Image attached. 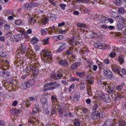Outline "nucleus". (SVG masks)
<instances>
[{
	"mask_svg": "<svg viewBox=\"0 0 126 126\" xmlns=\"http://www.w3.org/2000/svg\"><path fill=\"white\" fill-rule=\"evenodd\" d=\"M59 6L61 7L62 10H65V7H66V4L64 3H60Z\"/></svg>",
	"mask_w": 126,
	"mask_h": 126,
	"instance_id": "nucleus-38",
	"label": "nucleus"
},
{
	"mask_svg": "<svg viewBox=\"0 0 126 126\" xmlns=\"http://www.w3.org/2000/svg\"><path fill=\"white\" fill-rule=\"evenodd\" d=\"M44 45H48L49 44V37H45L43 39Z\"/></svg>",
	"mask_w": 126,
	"mask_h": 126,
	"instance_id": "nucleus-44",
	"label": "nucleus"
},
{
	"mask_svg": "<svg viewBox=\"0 0 126 126\" xmlns=\"http://www.w3.org/2000/svg\"><path fill=\"white\" fill-rule=\"evenodd\" d=\"M3 26L4 31L8 32L10 30V26L8 24H5Z\"/></svg>",
	"mask_w": 126,
	"mask_h": 126,
	"instance_id": "nucleus-32",
	"label": "nucleus"
},
{
	"mask_svg": "<svg viewBox=\"0 0 126 126\" xmlns=\"http://www.w3.org/2000/svg\"><path fill=\"white\" fill-rule=\"evenodd\" d=\"M74 36H73L71 39L69 40V44L71 45V46H75L77 43L78 44V45H80V42L79 41H75L74 40Z\"/></svg>",
	"mask_w": 126,
	"mask_h": 126,
	"instance_id": "nucleus-18",
	"label": "nucleus"
},
{
	"mask_svg": "<svg viewBox=\"0 0 126 126\" xmlns=\"http://www.w3.org/2000/svg\"><path fill=\"white\" fill-rule=\"evenodd\" d=\"M104 124L107 126H114V124H113V120L111 119H107Z\"/></svg>",
	"mask_w": 126,
	"mask_h": 126,
	"instance_id": "nucleus-25",
	"label": "nucleus"
},
{
	"mask_svg": "<svg viewBox=\"0 0 126 126\" xmlns=\"http://www.w3.org/2000/svg\"><path fill=\"white\" fill-rule=\"evenodd\" d=\"M64 25H65V23L63 22L58 24V27H63V26H64Z\"/></svg>",
	"mask_w": 126,
	"mask_h": 126,
	"instance_id": "nucleus-56",
	"label": "nucleus"
},
{
	"mask_svg": "<svg viewBox=\"0 0 126 126\" xmlns=\"http://www.w3.org/2000/svg\"><path fill=\"white\" fill-rule=\"evenodd\" d=\"M76 75H77V76H79V77H83V76H84V75H85V74L84 73V72H77L76 73Z\"/></svg>",
	"mask_w": 126,
	"mask_h": 126,
	"instance_id": "nucleus-39",
	"label": "nucleus"
},
{
	"mask_svg": "<svg viewBox=\"0 0 126 126\" xmlns=\"http://www.w3.org/2000/svg\"><path fill=\"white\" fill-rule=\"evenodd\" d=\"M29 22H31V23H35L36 22V20L34 18H30L29 19Z\"/></svg>",
	"mask_w": 126,
	"mask_h": 126,
	"instance_id": "nucleus-52",
	"label": "nucleus"
},
{
	"mask_svg": "<svg viewBox=\"0 0 126 126\" xmlns=\"http://www.w3.org/2000/svg\"><path fill=\"white\" fill-rule=\"evenodd\" d=\"M49 21V19L47 18H44L41 20V23L42 25H46L48 22Z\"/></svg>",
	"mask_w": 126,
	"mask_h": 126,
	"instance_id": "nucleus-34",
	"label": "nucleus"
},
{
	"mask_svg": "<svg viewBox=\"0 0 126 126\" xmlns=\"http://www.w3.org/2000/svg\"><path fill=\"white\" fill-rule=\"evenodd\" d=\"M34 84V80H30L28 82L23 83L21 86V89H27L30 88Z\"/></svg>",
	"mask_w": 126,
	"mask_h": 126,
	"instance_id": "nucleus-4",
	"label": "nucleus"
},
{
	"mask_svg": "<svg viewBox=\"0 0 126 126\" xmlns=\"http://www.w3.org/2000/svg\"><path fill=\"white\" fill-rule=\"evenodd\" d=\"M122 73H123V74H124V75H126V69L125 68H122Z\"/></svg>",
	"mask_w": 126,
	"mask_h": 126,
	"instance_id": "nucleus-64",
	"label": "nucleus"
},
{
	"mask_svg": "<svg viewBox=\"0 0 126 126\" xmlns=\"http://www.w3.org/2000/svg\"><path fill=\"white\" fill-rule=\"evenodd\" d=\"M74 89V84H72L69 88L68 90L69 92H71V89Z\"/></svg>",
	"mask_w": 126,
	"mask_h": 126,
	"instance_id": "nucleus-57",
	"label": "nucleus"
},
{
	"mask_svg": "<svg viewBox=\"0 0 126 126\" xmlns=\"http://www.w3.org/2000/svg\"><path fill=\"white\" fill-rule=\"evenodd\" d=\"M122 2L123 0H115L114 1V4L118 6H121V5H122Z\"/></svg>",
	"mask_w": 126,
	"mask_h": 126,
	"instance_id": "nucleus-31",
	"label": "nucleus"
},
{
	"mask_svg": "<svg viewBox=\"0 0 126 126\" xmlns=\"http://www.w3.org/2000/svg\"><path fill=\"white\" fill-rule=\"evenodd\" d=\"M98 108H99V106H98L97 104L95 103L93 106V110H94V111H97Z\"/></svg>",
	"mask_w": 126,
	"mask_h": 126,
	"instance_id": "nucleus-49",
	"label": "nucleus"
},
{
	"mask_svg": "<svg viewBox=\"0 0 126 126\" xmlns=\"http://www.w3.org/2000/svg\"><path fill=\"white\" fill-rule=\"evenodd\" d=\"M94 47L96 49L110 50L111 49V46L105 43H96L94 44Z\"/></svg>",
	"mask_w": 126,
	"mask_h": 126,
	"instance_id": "nucleus-2",
	"label": "nucleus"
},
{
	"mask_svg": "<svg viewBox=\"0 0 126 126\" xmlns=\"http://www.w3.org/2000/svg\"><path fill=\"white\" fill-rule=\"evenodd\" d=\"M9 113L11 114V115H15V109H11L9 111Z\"/></svg>",
	"mask_w": 126,
	"mask_h": 126,
	"instance_id": "nucleus-59",
	"label": "nucleus"
},
{
	"mask_svg": "<svg viewBox=\"0 0 126 126\" xmlns=\"http://www.w3.org/2000/svg\"><path fill=\"white\" fill-rule=\"evenodd\" d=\"M118 125L119 126H126V122L123 120L119 121Z\"/></svg>",
	"mask_w": 126,
	"mask_h": 126,
	"instance_id": "nucleus-35",
	"label": "nucleus"
},
{
	"mask_svg": "<svg viewBox=\"0 0 126 126\" xmlns=\"http://www.w3.org/2000/svg\"><path fill=\"white\" fill-rule=\"evenodd\" d=\"M116 19L117 21H119L120 22L124 23V22H125V21H126V19H125V18H124L121 15L117 16Z\"/></svg>",
	"mask_w": 126,
	"mask_h": 126,
	"instance_id": "nucleus-27",
	"label": "nucleus"
},
{
	"mask_svg": "<svg viewBox=\"0 0 126 126\" xmlns=\"http://www.w3.org/2000/svg\"><path fill=\"white\" fill-rule=\"evenodd\" d=\"M99 85H102V86H105V89H107V92L109 94H112V93H114V90L113 89H110V88H109V86H108V84H107V83L101 82L100 81H99Z\"/></svg>",
	"mask_w": 126,
	"mask_h": 126,
	"instance_id": "nucleus-6",
	"label": "nucleus"
},
{
	"mask_svg": "<svg viewBox=\"0 0 126 126\" xmlns=\"http://www.w3.org/2000/svg\"><path fill=\"white\" fill-rule=\"evenodd\" d=\"M79 80H80L79 78H75L74 77H72L70 78V81L71 82H74V81H79Z\"/></svg>",
	"mask_w": 126,
	"mask_h": 126,
	"instance_id": "nucleus-41",
	"label": "nucleus"
},
{
	"mask_svg": "<svg viewBox=\"0 0 126 126\" xmlns=\"http://www.w3.org/2000/svg\"><path fill=\"white\" fill-rule=\"evenodd\" d=\"M104 63L105 64H109L110 63V61L108 59H106L104 60Z\"/></svg>",
	"mask_w": 126,
	"mask_h": 126,
	"instance_id": "nucleus-60",
	"label": "nucleus"
},
{
	"mask_svg": "<svg viewBox=\"0 0 126 126\" xmlns=\"http://www.w3.org/2000/svg\"><path fill=\"white\" fill-rule=\"evenodd\" d=\"M86 79L87 82H88L89 84H91V85H93L94 83V79L91 75H88L86 76Z\"/></svg>",
	"mask_w": 126,
	"mask_h": 126,
	"instance_id": "nucleus-11",
	"label": "nucleus"
},
{
	"mask_svg": "<svg viewBox=\"0 0 126 126\" xmlns=\"http://www.w3.org/2000/svg\"><path fill=\"white\" fill-rule=\"evenodd\" d=\"M34 49L35 51H36V52H38V51L40 50V46H39L38 44H35L34 46Z\"/></svg>",
	"mask_w": 126,
	"mask_h": 126,
	"instance_id": "nucleus-51",
	"label": "nucleus"
},
{
	"mask_svg": "<svg viewBox=\"0 0 126 126\" xmlns=\"http://www.w3.org/2000/svg\"><path fill=\"white\" fill-rule=\"evenodd\" d=\"M6 23V21L4 20H0V27H2L4 24Z\"/></svg>",
	"mask_w": 126,
	"mask_h": 126,
	"instance_id": "nucleus-45",
	"label": "nucleus"
},
{
	"mask_svg": "<svg viewBox=\"0 0 126 126\" xmlns=\"http://www.w3.org/2000/svg\"><path fill=\"white\" fill-rule=\"evenodd\" d=\"M63 75L61 73L52 74L51 75V78L54 79V80H59V79H61V77H63Z\"/></svg>",
	"mask_w": 126,
	"mask_h": 126,
	"instance_id": "nucleus-8",
	"label": "nucleus"
},
{
	"mask_svg": "<svg viewBox=\"0 0 126 126\" xmlns=\"http://www.w3.org/2000/svg\"><path fill=\"white\" fill-rule=\"evenodd\" d=\"M118 11L120 14H125V13H126V9L123 7H119Z\"/></svg>",
	"mask_w": 126,
	"mask_h": 126,
	"instance_id": "nucleus-28",
	"label": "nucleus"
},
{
	"mask_svg": "<svg viewBox=\"0 0 126 126\" xmlns=\"http://www.w3.org/2000/svg\"><path fill=\"white\" fill-rule=\"evenodd\" d=\"M98 99L100 100H103L105 103H111L112 99L110 98V96L106 94H101L98 96Z\"/></svg>",
	"mask_w": 126,
	"mask_h": 126,
	"instance_id": "nucleus-3",
	"label": "nucleus"
},
{
	"mask_svg": "<svg viewBox=\"0 0 126 126\" xmlns=\"http://www.w3.org/2000/svg\"><path fill=\"white\" fill-rule=\"evenodd\" d=\"M54 37H56L57 40H59V41H61V40L63 39V36L62 35H59L58 36L55 35Z\"/></svg>",
	"mask_w": 126,
	"mask_h": 126,
	"instance_id": "nucleus-42",
	"label": "nucleus"
},
{
	"mask_svg": "<svg viewBox=\"0 0 126 126\" xmlns=\"http://www.w3.org/2000/svg\"><path fill=\"white\" fill-rule=\"evenodd\" d=\"M24 8H32L33 7V3L32 2L26 3L23 6Z\"/></svg>",
	"mask_w": 126,
	"mask_h": 126,
	"instance_id": "nucleus-24",
	"label": "nucleus"
},
{
	"mask_svg": "<svg viewBox=\"0 0 126 126\" xmlns=\"http://www.w3.org/2000/svg\"><path fill=\"white\" fill-rule=\"evenodd\" d=\"M39 111V105H35V107L32 108V113L37 114Z\"/></svg>",
	"mask_w": 126,
	"mask_h": 126,
	"instance_id": "nucleus-29",
	"label": "nucleus"
},
{
	"mask_svg": "<svg viewBox=\"0 0 126 126\" xmlns=\"http://www.w3.org/2000/svg\"><path fill=\"white\" fill-rule=\"evenodd\" d=\"M104 72L108 78H112L113 77V73H112V71L110 69L108 68L105 69H104Z\"/></svg>",
	"mask_w": 126,
	"mask_h": 126,
	"instance_id": "nucleus-12",
	"label": "nucleus"
},
{
	"mask_svg": "<svg viewBox=\"0 0 126 126\" xmlns=\"http://www.w3.org/2000/svg\"><path fill=\"white\" fill-rule=\"evenodd\" d=\"M58 63L62 65V66H67L68 65V63L67 61L65 60H61L59 61Z\"/></svg>",
	"mask_w": 126,
	"mask_h": 126,
	"instance_id": "nucleus-17",
	"label": "nucleus"
},
{
	"mask_svg": "<svg viewBox=\"0 0 126 126\" xmlns=\"http://www.w3.org/2000/svg\"><path fill=\"white\" fill-rule=\"evenodd\" d=\"M77 26L80 28H82L86 27V25L84 23H79L77 24Z\"/></svg>",
	"mask_w": 126,
	"mask_h": 126,
	"instance_id": "nucleus-43",
	"label": "nucleus"
},
{
	"mask_svg": "<svg viewBox=\"0 0 126 126\" xmlns=\"http://www.w3.org/2000/svg\"><path fill=\"white\" fill-rule=\"evenodd\" d=\"M0 42H4L5 41V38L4 36H0Z\"/></svg>",
	"mask_w": 126,
	"mask_h": 126,
	"instance_id": "nucleus-63",
	"label": "nucleus"
},
{
	"mask_svg": "<svg viewBox=\"0 0 126 126\" xmlns=\"http://www.w3.org/2000/svg\"><path fill=\"white\" fill-rule=\"evenodd\" d=\"M117 28L118 30H122L124 28V23L120 22L118 23L117 25Z\"/></svg>",
	"mask_w": 126,
	"mask_h": 126,
	"instance_id": "nucleus-30",
	"label": "nucleus"
},
{
	"mask_svg": "<svg viewBox=\"0 0 126 126\" xmlns=\"http://www.w3.org/2000/svg\"><path fill=\"white\" fill-rule=\"evenodd\" d=\"M110 13L111 17H113V18H115V19H116L117 17H118V12L115 11H110Z\"/></svg>",
	"mask_w": 126,
	"mask_h": 126,
	"instance_id": "nucleus-33",
	"label": "nucleus"
},
{
	"mask_svg": "<svg viewBox=\"0 0 126 126\" xmlns=\"http://www.w3.org/2000/svg\"><path fill=\"white\" fill-rule=\"evenodd\" d=\"M40 102L42 104V106L43 108L47 109L48 108V100L45 97L42 98L40 99Z\"/></svg>",
	"mask_w": 126,
	"mask_h": 126,
	"instance_id": "nucleus-13",
	"label": "nucleus"
},
{
	"mask_svg": "<svg viewBox=\"0 0 126 126\" xmlns=\"http://www.w3.org/2000/svg\"><path fill=\"white\" fill-rule=\"evenodd\" d=\"M65 33H66V31L65 30L63 31L61 29L58 30V34H65Z\"/></svg>",
	"mask_w": 126,
	"mask_h": 126,
	"instance_id": "nucleus-50",
	"label": "nucleus"
},
{
	"mask_svg": "<svg viewBox=\"0 0 126 126\" xmlns=\"http://www.w3.org/2000/svg\"><path fill=\"white\" fill-rule=\"evenodd\" d=\"M19 49L21 53V54H25V52H26V46L23 43H21L20 46L19 47Z\"/></svg>",
	"mask_w": 126,
	"mask_h": 126,
	"instance_id": "nucleus-15",
	"label": "nucleus"
},
{
	"mask_svg": "<svg viewBox=\"0 0 126 126\" xmlns=\"http://www.w3.org/2000/svg\"><path fill=\"white\" fill-rule=\"evenodd\" d=\"M99 36H100L99 33L92 32V33L90 34V37L91 39H94L96 40L99 38Z\"/></svg>",
	"mask_w": 126,
	"mask_h": 126,
	"instance_id": "nucleus-19",
	"label": "nucleus"
},
{
	"mask_svg": "<svg viewBox=\"0 0 126 126\" xmlns=\"http://www.w3.org/2000/svg\"><path fill=\"white\" fill-rule=\"evenodd\" d=\"M15 24L17 26H19V25L22 24V21L20 20H16L15 21Z\"/></svg>",
	"mask_w": 126,
	"mask_h": 126,
	"instance_id": "nucleus-40",
	"label": "nucleus"
},
{
	"mask_svg": "<svg viewBox=\"0 0 126 126\" xmlns=\"http://www.w3.org/2000/svg\"><path fill=\"white\" fill-rule=\"evenodd\" d=\"M7 56V54H6V52L4 51H2L0 52V57L1 58H5Z\"/></svg>",
	"mask_w": 126,
	"mask_h": 126,
	"instance_id": "nucleus-36",
	"label": "nucleus"
},
{
	"mask_svg": "<svg viewBox=\"0 0 126 126\" xmlns=\"http://www.w3.org/2000/svg\"><path fill=\"white\" fill-rule=\"evenodd\" d=\"M39 41V39L36 36H34L31 39V43L32 45H34V44H36Z\"/></svg>",
	"mask_w": 126,
	"mask_h": 126,
	"instance_id": "nucleus-26",
	"label": "nucleus"
},
{
	"mask_svg": "<svg viewBox=\"0 0 126 126\" xmlns=\"http://www.w3.org/2000/svg\"><path fill=\"white\" fill-rule=\"evenodd\" d=\"M66 48V44L63 43H62V45L56 51V53H61L62 51H63V50H64Z\"/></svg>",
	"mask_w": 126,
	"mask_h": 126,
	"instance_id": "nucleus-20",
	"label": "nucleus"
},
{
	"mask_svg": "<svg viewBox=\"0 0 126 126\" xmlns=\"http://www.w3.org/2000/svg\"><path fill=\"white\" fill-rule=\"evenodd\" d=\"M43 53L45 58H48V59H50V60H52V57H53L52 53L49 52L48 50L46 49L43 50Z\"/></svg>",
	"mask_w": 126,
	"mask_h": 126,
	"instance_id": "nucleus-10",
	"label": "nucleus"
},
{
	"mask_svg": "<svg viewBox=\"0 0 126 126\" xmlns=\"http://www.w3.org/2000/svg\"><path fill=\"white\" fill-rule=\"evenodd\" d=\"M80 62H76L73 63L70 66L71 69H76L79 65H80Z\"/></svg>",
	"mask_w": 126,
	"mask_h": 126,
	"instance_id": "nucleus-22",
	"label": "nucleus"
},
{
	"mask_svg": "<svg viewBox=\"0 0 126 126\" xmlns=\"http://www.w3.org/2000/svg\"><path fill=\"white\" fill-rule=\"evenodd\" d=\"M15 59H16V61H17L18 62H19V61H21V60H20V55L19 54L15 56Z\"/></svg>",
	"mask_w": 126,
	"mask_h": 126,
	"instance_id": "nucleus-58",
	"label": "nucleus"
},
{
	"mask_svg": "<svg viewBox=\"0 0 126 126\" xmlns=\"http://www.w3.org/2000/svg\"><path fill=\"white\" fill-rule=\"evenodd\" d=\"M17 104H18V102L16 100H14L12 103V105L14 107H16V106H17Z\"/></svg>",
	"mask_w": 126,
	"mask_h": 126,
	"instance_id": "nucleus-61",
	"label": "nucleus"
},
{
	"mask_svg": "<svg viewBox=\"0 0 126 126\" xmlns=\"http://www.w3.org/2000/svg\"><path fill=\"white\" fill-rule=\"evenodd\" d=\"M74 125L75 126H80V121L78 119H75L74 122Z\"/></svg>",
	"mask_w": 126,
	"mask_h": 126,
	"instance_id": "nucleus-37",
	"label": "nucleus"
},
{
	"mask_svg": "<svg viewBox=\"0 0 126 126\" xmlns=\"http://www.w3.org/2000/svg\"><path fill=\"white\" fill-rule=\"evenodd\" d=\"M30 69L32 70V73L34 74H38V70L36 67L33 66V65H31L29 67H27L25 69V72H27V73H29L30 72Z\"/></svg>",
	"mask_w": 126,
	"mask_h": 126,
	"instance_id": "nucleus-5",
	"label": "nucleus"
},
{
	"mask_svg": "<svg viewBox=\"0 0 126 126\" xmlns=\"http://www.w3.org/2000/svg\"><path fill=\"white\" fill-rule=\"evenodd\" d=\"M0 75L2 77H4V78H6L8 76H9V72L7 71V70H3L0 72Z\"/></svg>",
	"mask_w": 126,
	"mask_h": 126,
	"instance_id": "nucleus-16",
	"label": "nucleus"
},
{
	"mask_svg": "<svg viewBox=\"0 0 126 126\" xmlns=\"http://www.w3.org/2000/svg\"><path fill=\"white\" fill-rule=\"evenodd\" d=\"M85 61L86 63H88L89 68H92V66L94 65V62H93L92 61H91V60L89 59H85Z\"/></svg>",
	"mask_w": 126,
	"mask_h": 126,
	"instance_id": "nucleus-21",
	"label": "nucleus"
},
{
	"mask_svg": "<svg viewBox=\"0 0 126 126\" xmlns=\"http://www.w3.org/2000/svg\"><path fill=\"white\" fill-rule=\"evenodd\" d=\"M115 56H116V52L115 51H112L110 53V58H115Z\"/></svg>",
	"mask_w": 126,
	"mask_h": 126,
	"instance_id": "nucleus-54",
	"label": "nucleus"
},
{
	"mask_svg": "<svg viewBox=\"0 0 126 126\" xmlns=\"http://www.w3.org/2000/svg\"><path fill=\"white\" fill-rule=\"evenodd\" d=\"M118 62L121 63H124L125 60H124V59L121 56H119L118 57Z\"/></svg>",
	"mask_w": 126,
	"mask_h": 126,
	"instance_id": "nucleus-47",
	"label": "nucleus"
},
{
	"mask_svg": "<svg viewBox=\"0 0 126 126\" xmlns=\"http://www.w3.org/2000/svg\"><path fill=\"white\" fill-rule=\"evenodd\" d=\"M116 90H118V91H121L122 89H123V85H118L116 87Z\"/></svg>",
	"mask_w": 126,
	"mask_h": 126,
	"instance_id": "nucleus-46",
	"label": "nucleus"
},
{
	"mask_svg": "<svg viewBox=\"0 0 126 126\" xmlns=\"http://www.w3.org/2000/svg\"><path fill=\"white\" fill-rule=\"evenodd\" d=\"M65 55H66V56H69V55H72V51H71L70 50H67L65 52Z\"/></svg>",
	"mask_w": 126,
	"mask_h": 126,
	"instance_id": "nucleus-55",
	"label": "nucleus"
},
{
	"mask_svg": "<svg viewBox=\"0 0 126 126\" xmlns=\"http://www.w3.org/2000/svg\"><path fill=\"white\" fill-rule=\"evenodd\" d=\"M97 68H98V66L96 65H94L93 66V70H94V71H96Z\"/></svg>",
	"mask_w": 126,
	"mask_h": 126,
	"instance_id": "nucleus-62",
	"label": "nucleus"
},
{
	"mask_svg": "<svg viewBox=\"0 0 126 126\" xmlns=\"http://www.w3.org/2000/svg\"><path fill=\"white\" fill-rule=\"evenodd\" d=\"M112 69L114 72H116V73H120V71L119 70V68L117 67H113Z\"/></svg>",
	"mask_w": 126,
	"mask_h": 126,
	"instance_id": "nucleus-48",
	"label": "nucleus"
},
{
	"mask_svg": "<svg viewBox=\"0 0 126 126\" xmlns=\"http://www.w3.org/2000/svg\"><path fill=\"white\" fill-rule=\"evenodd\" d=\"M57 109L59 113V117L60 118H62L63 117V108H62V106H58Z\"/></svg>",
	"mask_w": 126,
	"mask_h": 126,
	"instance_id": "nucleus-23",
	"label": "nucleus"
},
{
	"mask_svg": "<svg viewBox=\"0 0 126 126\" xmlns=\"http://www.w3.org/2000/svg\"><path fill=\"white\" fill-rule=\"evenodd\" d=\"M42 35H45L46 33H47V31L45 29H42L40 31Z\"/></svg>",
	"mask_w": 126,
	"mask_h": 126,
	"instance_id": "nucleus-53",
	"label": "nucleus"
},
{
	"mask_svg": "<svg viewBox=\"0 0 126 126\" xmlns=\"http://www.w3.org/2000/svg\"><path fill=\"white\" fill-rule=\"evenodd\" d=\"M79 99H80V94L78 92L75 93L73 97V101L74 103H77L79 101Z\"/></svg>",
	"mask_w": 126,
	"mask_h": 126,
	"instance_id": "nucleus-14",
	"label": "nucleus"
},
{
	"mask_svg": "<svg viewBox=\"0 0 126 126\" xmlns=\"http://www.w3.org/2000/svg\"><path fill=\"white\" fill-rule=\"evenodd\" d=\"M13 38V41L14 42H19L21 39L23 38V36H22V34H14L12 36Z\"/></svg>",
	"mask_w": 126,
	"mask_h": 126,
	"instance_id": "nucleus-9",
	"label": "nucleus"
},
{
	"mask_svg": "<svg viewBox=\"0 0 126 126\" xmlns=\"http://www.w3.org/2000/svg\"><path fill=\"white\" fill-rule=\"evenodd\" d=\"M43 87L42 91L45 92L46 91H52L55 90V89H58L61 87V84L57 83V82H52L51 83H46Z\"/></svg>",
	"mask_w": 126,
	"mask_h": 126,
	"instance_id": "nucleus-1",
	"label": "nucleus"
},
{
	"mask_svg": "<svg viewBox=\"0 0 126 126\" xmlns=\"http://www.w3.org/2000/svg\"><path fill=\"white\" fill-rule=\"evenodd\" d=\"M104 112H99V111H95L92 114V118L94 120H98L101 118V115L103 116Z\"/></svg>",
	"mask_w": 126,
	"mask_h": 126,
	"instance_id": "nucleus-7",
	"label": "nucleus"
}]
</instances>
